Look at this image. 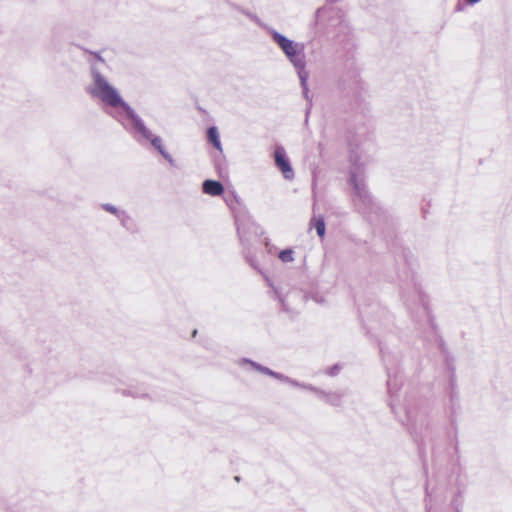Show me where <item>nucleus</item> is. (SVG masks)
Listing matches in <instances>:
<instances>
[{
    "instance_id": "1",
    "label": "nucleus",
    "mask_w": 512,
    "mask_h": 512,
    "mask_svg": "<svg viewBox=\"0 0 512 512\" xmlns=\"http://www.w3.org/2000/svg\"><path fill=\"white\" fill-rule=\"evenodd\" d=\"M89 80L85 92L91 100L102 104L107 112L123 126L128 119V103L121 90L107 75L109 66L98 53H93L90 59Z\"/></svg>"
},
{
    "instance_id": "2",
    "label": "nucleus",
    "mask_w": 512,
    "mask_h": 512,
    "mask_svg": "<svg viewBox=\"0 0 512 512\" xmlns=\"http://www.w3.org/2000/svg\"><path fill=\"white\" fill-rule=\"evenodd\" d=\"M269 34L273 42L281 49L289 62L295 68L300 80V85L304 94L308 91L309 73L306 70V61L304 56V46L301 43L294 42L275 29H269Z\"/></svg>"
},
{
    "instance_id": "3",
    "label": "nucleus",
    "mask_w": 512,
    "mask_h": 512,
    "mask_svg": "<svg viewBox=\"0 0 512 512\" xmlns=\"http://www.w3.org/2000/svg\"><path fill=\"white\" fill-rule=\"evenodd\" d=\"M274 161L276 167L281 171L284 179L291 181L294 179V170L291 166L290 160L282 146H276L274 150Z\"/></svg>"
},
{
    "instance_id": "4",
    "label": "nucleus",
    "mask_w": 512,
    "mask_h": 512,
    "mask_svg": "<svg viewBox=\"0 0 512 512\" xmlns=\"http://www.w3.org/2000/svg\"><path fill=\"white\" fill-rule=\"evenodd\" d=\"M247 362H248V363H249V364H250L254 369L258 370V371H259V372H261V373H264V374L270 375V376H272V377H274V378H276V379H279V380H281V381H284V382H286V383H288V384H290V385H293V386H295V387H299V388L308 389V390H311V391L318 392L321 398H324V399H326V400H329V399L327 398V395H326L324 392H319L318 390H316V389H315L314 387H312V386H308V385L300 384V383H298V382H296V381H294V380H292V379H289V378L285 377V376H284V375H282V374H278V373H276V372H274V371L270 370V369H269V368H267V367H263V366H261V365H258L257 363L249 362V361H247Z\"/></svg>"
},
{
    "instance_id": "5",
    "label": "nucleus",
    "mask_w": 512,
    "mask_h": 512,
    "mask_svg": "<svg viewBox=\"0 0 512 512\" xmlns=\"http://www.w3.org/2000/svg\"><path fill=\"white\" fill-rule=\"evenodd\" d=\"M362 172L359 167H354L350 171V183L354 188L356 196L365 200L368 196L366 191L364 179L362 177Z\"/></svg>"
},
{
    "instance_id": "6",
    "label": "nucleus",
    "mask_w": 512,
    "mask_h": 512,
    "mask_svg": "<svg viewBox=\"0 0 512 512\" xmlns=\"http://www.w3.org/2000/svg\"><path fill=\"white\" fill-rule=\"evenodd\" d=\"M130 126H132L135 130V138L142 142L143 140H148L153 133L146 127L144 122L136 115L132 113L130 110Z\"/></svg>"
},
{
    "instance_id": "7",
    "label": "nucleus",
    "mask_w": 512,
    "mask_h": 512,
    "mask_svg": "<svg viewBox=\"0 0 512 512\" xmlns=\"http://www.w3.org/2000/svg\"><path fill=\"white\" fill-rule=\"evenodd\" d=\"M203 192L210 196H219L223 193V185L219 181L206 180L203 182Z\"/></svg>"
},
{
    "instance_id": "8",
    "label": "nucleus",
    "mask_w": 512,
    "mask_h": 512,
    "mask_svg": "<svg viewBox=\"0 0 512 512\" xmlns=\"http://www.w3.org/2000/svg\"><path fill=\"white\" fill-rule=\"evenodd\" d=\"M147 141L151 143V145L170 163L173 162V158L171 155L166 151L163 141L159 136L152 135Z\"/></svg>"
},
{
    "instance_id": "9",
    "label": "nucleus",
    "mask_w": 512,
    "mask_h": 512,
    "mask_svg": "<svg viewBox=\"0 0 512 512\" xmlns=\"http://www.w3.org/2000/svg\"><path fill=\"white\" fill-rule=\"evenodd\" d=\"M310 227H314L316 229L317 235L320 238H323L326 232L325 222L323 216L314 215L310 220Z\"/></svg>"
},
{
    "instance_id": "10",
    "label": "nucleus",
    "mask_w": 512,
    "mask_h": 512,
    "mask_svg": "<svg viewBox=\"0 0 512 512\" xmlns=\"http://www.w3.org/2000/svg\"><path fill=\"white\" fill-rule=\"evenodd\" d=\"M207 135H208V139L209 141L213 144V146L221 151L222 150V145H221V141H220V137H219V133H218V130L216 127H210L207 131Z\"/></svg>"
},
{
    "instance_id": "11",
    "label": "nucleus",
    "mask_w": 512,
    "mask_h": 512,
    "mask_svg": "<svg viewBox=\"0 0 512 512\" xmlns=\"http://www.w3.org/2000/svg\"><path fill=\"white\" fill-rule=\"evenodd\" d=\"M278 257L283 263H291L294 261V251L290 248L284 249L280 251Z\"/></svg>"
},
{
    "instance_id": "12",
    "label": "nucleus",
    "mask_w": 512,
    "mask_h": 512,
    "mask_svg": "<svg viewBox=\"0 0 512 512\" xmlns=\"http://www.w3.org/2000/svg\"><path fill=\"white\" fill-rule=\"evenodd\" d=\"M101 207H102L105 211H107V212H109V213H111V214L116 215L118 218H120V217H121V215H124V212H121V213H120V212L118 211V209H117L114 205H112V204H102V205H101Z\"/></svg>"
},
{
    "instance_id": "13",
    "label": "nucleus",
    "mask_w": 512,
    "mask_h": 512,
    "mask_svg": "<svg viewBox=\"0 0 512 512\" xmlns=\"http://www.w3.org/2000/svg\"><path fill=\"white\" fill-rule=\"evenodd\" d=\"M469 4H476L478 2H480L481 0H467Z\"/></svg>"
}]
</instances>
